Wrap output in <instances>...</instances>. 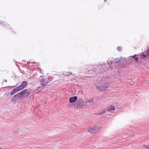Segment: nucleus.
I'll list each match as a JSON object with an SVG mask.
<instances>
[{
	"instance_id": "f257e3e1",
	"label": "nucleus",
	"mask_w": 149,
	"mask_h": 149,
	"mask_svg": "<svg viewBox=\"0 0 149 149\" xmlns=\"http://www.w3.org/2000/svg\"><path fill=\"white\" fill-rule=\"evenodd\" d=\"M107 78H103L101 80L99 81L98 85L96 86V88L98 91H103L107 89L109 83V78L107 77Z\"/></svg>"
},
{
	"instance_id": "f03ea898",
	"label": "nucleus",
	"mask_w": 149,
	"mask_h": 149,
	"mask_svg": "<svg viewBox=\"0 0 149 149\" xmlns=\"http://www.w3.org/2000/svg\"><path fill=\"white\" fill-rule=\"evenodd\" d=\"M101 128L100 126H95L88 128V131L92 134H95Z\"/></svg>"
},
{
	"instance_id": "7ed1b4c3",
	"label": "nucleus",
	"mask_w": 149,
	"mask_h": 149,
	"mask_svg": "<svg viewBox=\"0 0 149 149\" xmlns=\"http://www.w3.org/2000/svg\"><path fill=\"white\" fill-rule=\"evenodd\" d=\"M28 82L27 81H24L17 87L20 91L25 88Z\"/></svg>"
},
{
	"instance_id": "20e7f679",
	"label": "nucleus",
	"mask_w": 149,
	"mask_h": 149,
	"mask_svg": "<svg viewBox=\"0 0 149 149\" xmlns=\"http://www.w3.org/2000/svg\"><path fill=\"white\" fill-rule=\"evenodd\" d=\"M40 84L43 87H45L48 83V79L46 78L45 79H42L41 80H40Z\"/></svg>"
},
{
	"instance_id": "39448f33",
	"label": "nucleus",
	"mask_w": 149,
	"mask_h": 149,
	"mask_svg": "<svg viewBox=\"0 0 149 149\" xmlns=\"http://www.w3.org/2000/svg\"><path fill=\"white\" fill-rule=\"evenodd\" d=\"M77 99V97L76 96L70 97L69 98V102L70 103H72L76 101Z\"/></svg>"
},
{
	"instance_id": "423d86ee",
	"label": "nucleus",
	"mask_w": 149,
	"mask_h": 149,
	"mask_svg": "<svg viewBox=\"0 0 149 149\" xmlns=\"http://www.w3.org/2000/svg\"><path fill=\"white\" fill-rule=\"evenodd\" d=\"M115 109V107L112 105H110L107 108V110L108 111H114Z\"/></svg>"
},
{
	"instance_id": "0eeeda50",
	"label": "nucleus",
	"mask_w": 149,
	"mask_h": 149,
	"mask_svg": "<svg viewBox=\"0 0 149 149\" xmlns=\"http://www.w3.org/2000/svg\"><path fill=\"white\" fill-rule=\"evenodd\" d=\"M19 91V89L17 87L14 88L13 90L10 93V95H13L15 93L17 92V91Z\"/></svg>"
},
{
	"instance_id": "6e6552de",
	"label": "nucleus",
	"mask_w": 149,
	"mask_h": 149,
	"mask_svg": "<svg viewBox=\"0 0 149 149\" xmlns=\"http://www.w3.org/2000/svg\"><path fill=\"white\" fill-rule=\"evenodd\" d=\"M96 114L97 115H101L103 116L105 115L106 114V110L105 109H104L100 113H96Z\"/></svg>"
},
{
	"instance_id": "1a4fd4ad",
	"label": "nucleus",
	"mask_w": 149,
	"mask_h": 149,
	"mask_svg": "<svg viewBox=\"0 0 149 149\" xmlns=\"http://www.w3.org/2000/svg\"><path fill=\"white\" fill-rule=\"evenodd\" d=\"M27 90V89H25L21 91L20 93H19V94L20 95L21 97H22L25 94Z\"/></svg>"
},
{
	"instance_id": "9d476101",
	"label": "nucleus",
	"mask_w": 149,
	"mask_h": 149,
	"mask_svg": "<svg viewBox=\"0 0 149 149\" xmlns=\"http://www.w3.org/2000/svg\"><path fill=\"white\" fill-rule=\"evenodd\" d=\"M125 58H121L120 59H118L117 58H116L115 60L116 62H117V63H119V62H121V61H125Z\"/></svg>"
},
{
	"instance_id": "9b49d317",
	"label": "nucleus",
	"mask_w": 149,
	"mask_h": 149,
	"mask_svg": "<svg viewBox=\"0 0 149 149\" xmlns=\"http://www.w3.org/2000/svg\"><path fill=\"white\" fill-rule=\"evenodd\" d=\"M93 98L89 100L86 99L85 100V101L87 103H91L93 102Z\"/></svg>"
},
{
	"instance_id": "f8f14e48",
	"label": "nucleus",
	"mask_w": 149,
	"mask_h": 149,
	"mask_svg": "<svg viewBox=\"0 0 149 149\" xmlns=\"http://www.w3.org/2000/svg\"><path fill=\"white\" fill-rule=\"evenodd\" d=\"M17 99V98H16L15 96L14 95L12 97V99H11L10 100V101L11 102H15L16 100Z\"/></svg>"
},
{
	"instance_id": "ddd939ff",
	"label": "nucleus",
	"mask_w": 149,
	"mask_h": 149,
	"mask_svg": "<svg viewBox=\"0 0 149 149\" xmlns=\"http://www.w3.org/2000/svg\"><path fill=\"white\" fill-rule=\"evenodd\" d=\"M137 55L136 54H135L134 56H131V57L132 58H133L134 59H135V60L136 61H138V59L137 57H136V56Z\"/></svg>"
},
{
	"instance_id": "4468645a",
	"label": "nucleus",
	"mask_w": 149,
	"mask_h": 149,
	"mask_svg": "<svg viewBox=\"0 0 149 149\" xmlns=\"http://www.w3.org/2000/svg\"><path fill=\"white\" fill-rule=\"evenodd\" d=\"M15 97H16L17 99L19 98H20L22 97L21 96H20V95L19 94V93L17 94L16 95H15Z\"/></svg>"
},
{
	"instance_id": "2eb2a0df",
	"label": "nucleus",
	"mask_w": 149,
	"mask_h": 149,
	"mask_svg": "<svg viewBox=\"0 0 149 149\" xmlns=\"http://www.w3.org/2000/svg\"><path fill=\"white\" fill-rule=\"evenodd\" d=\"M30 92L29 91H26L25 94V95L26 97H27L28 96L30 95Z\"/></svg>"
},
{
	"instance_id": "dca6fc26",
	"label": "nucleus",
	"mask_w": 149,
	"mask_h": 149,
	"mask_svg": "<svg viewBox=\"0 0 149 149\" xmlns=\"http://www.w3.org/2000/svg\"><path fill=\"white\" fill-rule=\"evenodd\" d=\"M108 64L109 65V66L110 67H111V65L112 64V63L111 61H108Z\"/></svg>"
},
{
	"instance_id": "f3484780",
	"label": "nucleus",
	"mask_w": 149,
	"mask_h": 149,
	"mask_svg": "<svg viewBox=\"0 0 149 149\" xmlns=\"http://www.w3.org/2000/svg\"><path fill=\"white\" fill-rule=\"evenodd\" d=\"M143 147L146 148L147 149H149V144L147 145H144Z\"/></svg>"
},
{
	"instance_id": "a211bd4d",
	"label": "nucleus",
	"mask_w": 149,
	"mask_h": 149,
	"mask_svg": "<svg viewBox=\"0 0 149 149\" xmlns=\"http://www.w3.org/2000/svg\"><path fill=\"white\" fill-rule=\"evenodd\" d=\"M121 47H117V49L119 51H120L121 50Z\"/></svg>"
},
{
	"instance_id": "6ab92c4d",
	"label": "nucleus",
	"mask_w": 149,
	"mask_h": 149,
	"mask_svg": "<svg viewBox=\"0 0 149 149\" xmlns=\"http://www.w3.org/2000/svg\"><path fill=\"white\" fill-rule=\"evenodd\" d=\"M98 67L99 68H100L101 69V68H103V66H102L100 65H98Z\"/></svg>"
},
{
	"instance_id": "aec40b11",
	"label": "nucleus",
	"mask_w": 149,
	"mask_h": 149,
	"mask_svg": "<svg viewBox=\"0 0 149 149\" xmlns=\"http://www.w3.org/2000/svg\"><path fill=\"white\" fill-rule=\"evenodd\" d=\"M67 73H68V74H71V72H67Z\"/></svg>"
},
{
	"instance_id": "412c9836",
	"label": "nucleus",
	"mask_w": 149,
	"mask_h": 149,
	"mask_svg": "<svg viewBox=\"0 0 149 149\" xmlns=\"http://www.w3.org/2000/svg\"><path fill=\"white\" fill-rule=\"evenodd\" d=\"M3 81L4 82H7V80L6 79H4Z\"/></svg>"
},
{
	"instance_id": "4be33fe9",
	"label": "nucleus",
	"mask_w": 149,
	"mask_h": 149,
	"mask_svg": "<svg viewBox=\"0 0 149 149\" xmlns=\"http://www.w3.org/2000/svg\"><path fill=\"white\" fill-rule=\"evenodd\" d=\"M82 106L81 107L82 108H83V107L84 106V104L82 105Z\"/></svg>"
},
{
	"instance_id": "5701e85b",
	"label": "nucleus",
	"mask_w": 149,
	"mask_h": 149,
	"mask_svg": "<svg viewBox=\"0 0 149 149\" xmlns=\"http://www.w3.org/2000/svg\"><path fill=\"white\" fill-rule=\"evenodd\" d=\"M30 63V62H27V64H28V63Z\"/></svg>"
},
{
	"instance_id": "b1692460",
	"label": "nucleus",
	"mask_w": 149,
	"mask_h": 149,
	"mask_svg": "<svg viewBox=\"0 0 149 149\" xmlns=\"http://www.w3.org/2000/svg\"><path fill=\"white\" fill-rule=\"evenodd\" d=\"M107 0H104V1L105 2V1H107Z\"/></svg>"
},
{
	"instance_id": "393cba45",
	"label": "nucleus",
	"mask_w": 149,
	"mask_h": 149,
	"mask_svg": "<svg viewBox=\"0 0 149 149\" xmlns=\"http://www.w3.org/2000/svg\"><path fill=\"white\" fill-rule=\"evenodd\" d=\"M42 77V76H40V77Z\"/></svg>"
},
{
	"instance_id": "a878e982",
	"label": "nucleus",
	"mask_w": 149,
	"mask_h": 149,
	"mask_svg": "<svg viewBox=\"0 0 149 149\" xmlns=\"http://www.w3.org/2000/svg\"><path fill=\"white\" fill-rule=\"evenodd\" d=\"M99 71H101V70H99Z\"/></svg>"
},
{
	"instance_id": "bb28decb",
	"label": "nucleus",
	"mask_w": 149,
	"mask_h": 149,
	"mask_svg": "<svg viewBox=\"0 0 149 149\" xmlns=\"http://www.w3.org/2000/svg\"><path fill=\"white\" fill-rule=\"evenodd\" d=\"M0 149H1V148L0 147Z\"/></svg>"
}]
</instances>
